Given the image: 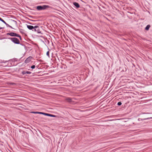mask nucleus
I'll return each instance as SVG.
<instances>
[{
  "label": "nucleus",
  "mask_w": 152,
  "mask_h": 152,
  "mask_svg": "<svg viewBox=\"0 0 152 152\" xmlns=\"http://www.w3.org/2000/svg\"><path fill=\"white\" fill-rule=\"evenodd\" d=\"M51 8L52 7L49 5H44L42 6H38L36 7V8L38 11H41L46 10L48 8Z\"/></svg>",
  "instance_id": "1"
},
{
  "label": "nucleus",
  "mask_w": 152,
  "mask_h": 152,
  "mask_svg": "<svg viewBox=\"0 0 152 152\" xmlns=\"http://www.w3.org/2000/svg\"><path fill=\"white\" fill-rule=\"evenodd\" d=\"M6 35H9L12 37H18L19 38L20 40H21L22 39L21 37L18 34L15 33L13 32L8 33L6 34Z\"/></svg>",
  "instance_id": "2"
},
{
  "label": "nucleus",
  "mask_w": 152,
  "mask_h": 152,
  "mask_svg": "<svg viewBox=\"0 0 152 152\" xmlns=\"http://www.w3.org/2000/svg\"><path fill=\"white\" fill-rule=\"evenodd\" d=\"M12 42L15 44H20V42L19 39L15 37H13Z\"/></svg>",
  "instance_id": "3"
},
{
  "label": "nucleus",
  "mask_w": 152,
  "mask_h": 152,
  "mask_svg": "<svg viewBox=\"0 0 152 152\" xmlns=\"http://www.w3.org/2000/svg\"><path fill=\"white\" fill-rule=\"evenodd\" d=\"M34 31L37 32L38 33L41 34H42V33L40 31V30L39 29V27L38 26H35Z\"/></svg>",
  "instance_id": "4"
},
{
  "label": "nucleus",
  "mask_w": 152,
  "mask_h": 152,
  "mask_svg": "<svg viewBox=\"0 0 152 152\" xmlns=\"http://www.w3.org/2000/svg\"><path fill=\"white\" fill-rule=\"evenodd\" d=\"M32 57L29 56V57L27 58L25 61V63L26 64L29 63L31 61V60L32 59Z\"/></svg>",
  "instance_id": "5"
},
{
  "label": "nucleus",
  "mask_w": 152,
  "mask_h": 152,
  "mask_svg": "<svg viewBox=\"0 0 152 152\" xmlns=\"http://www.w3.org/2000/svg\"><path fill=\"white\" fill-rule=\"evenodd\" d=\"M27 28L30 30H32L33 31H34V26H32L31 25H26Z\"/></svg>",
  "instance_id": "6"
},
{
  "label": "nucleus",
  "mask_w": 152,
  "mask_h": 152,
  "mask_svg": "<svg viewBox=\"0 0 152 152\" xmlns=\"http://www.w3.org/2000/svg\"><path fill=\"white\" fill-rule=\"evenodd\" d=\"M31 73V72L28 71H23L21 72V73L22 75H24L26 74H30Z\"/></svg>",
  "instance_id": "7"
},
{
  "label": "nucleus",
  "mask_w": 152,
  "mask_h": 152,
  "mask_svg": "<svg viewBox=\"0 0 152 152\" xmlns=\"http://www.w3.org/2000/svg\"><path fill=\"white\" fill-rule=\"evenodd\" d=\"M73 4L77 8H79L80 7V5L77 2H74L73 3Z\"/></svg>",
  "instance_id": "8"
},
{
  "label": "nucleus",
  "mask_w": 152,
  "mask_h": 152,
  "mask_svg": "<svg viewBox=\"0 0 152 152\" xmlns=\"http://www.w3.org/2000/svg\"><path fill=\"white\" fill-rule=\"evenodd\" d=\"M0 20L4 23L7 27L9 26V24L7 23L2 18L0 17Z\"/></svg>",
  "instance_id": "9"
},
{
  "label": "nucleus",
  "mask_w": 152,
  "mask_h": 152,
  "mask_svg": "<svg viewBox=\"0 0 152 152\" xmlns=\"http://www.w3.org/2000/svg\"><path fill=\"white\" fill-rule=\"evenodd\" d=\"M66 100L69 103H71L72 102V100L71 98L67 97L66 99Z\"/></svg>",
  "instance_id": "10"
},
{
  "label": "nucleus",
  "mask_w": 152,
  "mask_h": 152,
  "mask_svg": "<svg viewBox=\"0 0 152 152\" xmlns=\"http://www.w3.org/2000/svg\"><path fill=\"white\" fill-rule=\"evenodd\" d=\"M151 118H152V117L148 118H143V119L139 118L138 119V120L139 121H143V120H145L149 119H151Z\"/></svg>",
  "instance_id": "11"
},
{
  "label": "nucleus",
  "mask_w": 152,
  "mask_h": 152,
  "mask_svg": "<svg viewBox=\"0 0 152 152\" xmlns=\"http://www.w3.org/2000/svg\"><path fill=\"white\" fill-rule=\"evenodd\" d=\"M151 26L150 25H147L145 28V29L147 31L149 30Z\"/></svg>",
  "instance_id": "12"
},
{
  "label": "nucleus",
  "mask_w": 152,
  "mask_h": 152,
  "mask_svg": "<svg viewBox=\"0 0 152 152\" xmlns=\"http://www.w3.org/2000/svg\"><path fill=\"white\" fill-rule=\"evenodd\" d=\"M18 60V59L16 58H14L13 59H10L9 60V61H17Z\"/></svg>",
  "instance_id": "13"
},
{
  "label": "nucleus",
  "mask_w": 152,
  "mask_h": 152,
  "mask_svg": "<svg viewBox=\"0 0 152 152\" xmlns=\"http://www.w3.org/2000/svg\"><path fill=\"white\" fill-rule=\"evenodd\" d=\"M76 83L77 84H79L80 83V82L79 80H78L77 79H76V81H75V84H76Z\"/></svg>",
  "instance_id": "14"
},
{
  "label": "nucleus",
  "mask_w": 152,
  "mask_h": 152,
  "mask_svg": "<svg viewBox=\"0 0 152 152\" xmlns=\"http://www.w3.org/2000/svg\"><path fill=\"white\" fill-rule=\"evenodd\" d=\"M4 39H10V40H11V41H12V39H13V37H6Z\"/></svg>",
  "instance_id": "15"
},
{
  "label": "nucleus",
  "mask_w": 152,
  "mask_h": 152,
  "mask_svg": "<svg viewBox=\"0 0 152 152\" xmlns=\"http://www.w3.org/2000/svg\"><path fill=\"white\" fill-rule=\"evenodd\" d=\"M39 114H42V115H44L46 116L47 113H43V112H39Z\"/></svg>",
  "instance_id": "16"
},
{
  "label": "nucleus",
  "mask_w": 152,
  "mask_h": 152,
  "mask_svg": "<svg viewBox=\"0 0 152 152\" xmlns=\"http://www.w3.org/2000/svg\"><path fill=\"white\" fill-rule=\"evenodd\" d=\"M31 113L34 114H39V112H31Z\"/></svg>",
  "instance_id": "17"
},
{
  "label": "nucleus",
  "mask_w": 152,
  "mask_h": 152,
  "mask_svg": "<svg viewBox=\"0 0 152 152\" xmlns=\"http://www.w3.org/2000/svg\"><path fill=\"white\" fill-rule=\"evenodd\" d=\"M46 55L49 57H50L49 51H48L46 53Z\"/></svg>",
  "instance_id": "18"
},
{
  "label": "nucleus",
  "mask_w": 152,
  "mask_h": 152,
  "mask_svg": "<svg viewBox=\"0 0 152 152\" xmlns=\"http://www.w3.org/2000/svg\"><path fill=\"white\" fill-rule=\"evenodd\" d=\"M52 115V114L49 113H47L46 116L51 117V116Z\"/></svg>",
  "instance_id": "19"
},
{
  "label": "nucleus",
  "mask_w": 152,
  "mask_h": 152,
  "mask_svg": "<svg viewBox=\"0 0 152 152\" xmlns=\"http://www.w3.org/2000/svg\"><path fill=\"white\" fill-rule=\"evenodd\" d=\"M121 104L122 103L121 102H118L117 103V105L118 106H120Z\"/></svg>",
  "instance_id": "20"
},
{
  "label": "nucleus",
  "mask_w": 152,
  "mask_h": 152,
  "mask_svg": "<svg viewBox=\"0 0 152 152\" xmlns=\"http://www.w3.org/2000/svg\"><path fill=\"white\" fill-rule=\"evenodd\" d=\"M35 65H33L32 66H31V68L32 69H34V68H35Z\"/></svg>",
  "instance_id": "21"
},
{
  "label": "nucleus",
  "mask_w": 152,
  "mask_h": 152,
  "mask_svg": "<svg viewBox=\"0 0 152 152\" xmlns=\"http://www.w3.org/2000/svg\"><path fill=\"white\" fill-rule=\"evenodd\" d=\"M23 30L22 29H20V32L21 33H23Z\"/></svg>",
  "instance_id": "22"
},
{
  "label": "nucleus",
  "mask_w": 152,
  "mask_h": 152,
  "mask_svg": "<svg viewBox=\"0 0 152 152\" xmlns=\"http://www.w3.org/2000/svg\"><path fill=\"white\" fill-rule=\"evenodd\" d=\"M10 85H14L16 84V83H10Z\"/></svg>",
  "instance_id": "23"
},
{
  "label": "nucleus",
  "mask_w": 152,
  "mask_h": 152,
  "mask_svg": "<svg viewBox=\"0 0 152 152\" xmlns=\"http://www.w3.org/2000/svg\"><path fill=\"white\" fill-rule=\"evenodd\" d=\"M58 116H56L52 114V115L51 116V117H58Z\"/></svg>",
  "instance_id": "24"
},
{
  "label": "nucleus",
  "mask_w": 152,
  "mask_h": 152,
  "mask_svg": "<svg viewBox=\"0 0 152 152\" xmlns=\"http://www.w3.org/2000/svg\"><path fill=\"white\" fill-rule=\"evenodd\" d=\"M20 44V45H22V46H25L23 44H21V43H20V44Z\"/></svg>",
  "instance_id": "25"
},
{
  "label": "nucleus",
  "mask_w": 152,
  "mask_h": 152,
  "mask_svg": "<svg viewBox=\"0 0 152 152\" xmlns=\"http://www.w3.org/2000/svg\"><path fill=\"white\" fill-rule=\"evenodd\" d=\"M4 28V27H0V29H2L3 28Z\"/></svg>",
  "instance_id": "26"
},
{
  "label": "nucleus",
  "mask_w": 152,
  "mask_h": 152,
  "mask_svg": "<svg viewBox=\"0 0 152 152\" xmlns=\"http://www.w3.org/2000/svg\"><path fill=\"white\" fill-rule=\"evenodd\" d=\"M13 21L15 22L16 23H17V22L16 21H15V20H13Z\"/></svg>",
  "instance_id": "27"
},
{
  "label": "nucleus",
  "mask_w": 152,
  "mask_h": 152,
  "mask_svg": "<svg viewBox=\"0 0 152 152\" xmlns=\"http://www.w3.org/2000/svg\"><path fill=\"white\" fill-rule=\"evenodd\" d=\"M7 27H9L10 28L11 26L9 25V26H8Z\"/></svg>",
  "instance_id": "28"
},
{
  "label": "nucleus",
  "mask_w": 152,
  "mask_h": 152,
  "mask_svg": "<svg viewBox=\"0 0 152 152\" xmlns=\"http://www.w3.org/2000/svg\"><path fill=\"white\" fill-rule=\"evenodd\" d=\"M143 114H149L148 113H144Z\"/></svg>",
  "instance_id": "29"
},
{
  "label": "nucleus",
  "mask_w": 152,
  "mask_h": 152,
  "mask_svg": "<svg viewBox=\"0 0 152 152\" xmlns=\"http://www.w3.org/2000/svg\"><path fill=\"white\" fill-rule=\"evenodd\" d=\"M10 28H13L11 26Z\"/></svg>",
  "instance_id": "30"
},
{
  "label": "nucleus",
  "mask_w": 152,
  "mask_h": 152,
  "mask_svg": "<svg viewBox=\"0 0 152 152\" xmlns=\"http://www.w3.org/2000/svg\"><path fill=\"white\" fill-rule=\"evenodd\" d=\"M133 65L134 66H135V65H134V64H133Z\"/></svg>",
  "instance_id": "31"
},
{
  "label": "nucleus",
  "mask_w": 152,
  "mask_h": 152,
  "mask_svg": "<svg viewBox=\"0 0 152 152\" xmlns=\"http://www.w3.org/2000/svg\"><path fill=\"white\" fill-rule=\"evenodd\" d=\"M29 24H31V23H29Z\"/></svg>",
  "instance_id": "32"
}]
</instances>
